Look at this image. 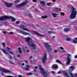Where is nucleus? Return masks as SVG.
I'll list each match as a JSON object with an SVG mask.
<instances>
[{"mask_svg":"<svg viewBox=\"0 0 77 77\" xmlns=\"http://www.w3.org/2000/svg\"><path fill=\"white\" fill-rule=\"evenodd\" d=\"M75 58H77V55H76L75 56Z\"/></svg>","mask_w":77,"mask_h":77,"instance_id":"nucleus-63","label":"nucleus"},{"mask_svg":"<svg viewBox=\"0 0 77 77\" xmlns=\"http://www.w3.org/2000/svg\"><path fill=\"white\" fill-rule=\"evenodd\" d=\"M34 11H36V12H38V10L36 9L34 10Z\"/></svg>","mask_w":77,"mask_h":77,"instance_id":"nucleus-49","label":"nucleus"},{"mask_svg":"<svg viewBox=\"0 0 77 77\" xmlns=\"http://www.w3.org/2000/svg\"><path fill=\"white\" fill-rule=\"evenodd\" d=\"M47 54L46 53H45L44 54V56L42 59V62L43 63H45V62H46V60H47Z\"/></svg>","mask_w":77,"mask_h":77,"instance_id":"nucleus-7","label":"nucleus"},{"mask_svg":"<svg viewBox=\"0 0 77 77\" xmlns=\"http://www.w3.org/2000/svg\"><path fill=\"white\" fill-rule=\"evenodd\" d=\"M52 14L53 17H57V14L56 13H52Z\"/></svg>","mask_w":77,"mask_h":77,"instance_id":"nucleus-16","label":"nucleus"},{"mask_svg":"<svg viewBox=\"0 0 77 77\" xmlns=\"http://www.w3.org/2000/svg\"><path fill=\"white\" fill-rule=\"evenodd\" d=\"M9 62L11 63V64H14V63L12 62V61H11V60L9 61Z\"/></svg>","mask_w":77,"mask_h":77,"instance_id":"nucleus-29","label":"nucleus"},{"mask_svg":"<svg viewBox=\"0 0 77 77\" xmlns=\"http://www.w3.org/2000/svg\"><path fill=\"white\" fill-rule=\"evenodd\" d=\"M38 67L39 68H42V66L41 65H39Z\"/></svg>","mask_w":77,"mask_h":77,"instance_id":"nucleus-46","label":"nucleus"},{"mask_svg":"<svg viewBox=\"0 0 77 77\" xmlns=\"http://www.w3.org/2000/svg\"><path fill=\"white\" fill-rule=\"evenodd\" d=\"M52 68H58V66L57 64H53L52 66Z\"/></svg>","mask_w":77,"mask_h":77,"instance_id":"nucleus-15","label":"nucleus"},{"mask_svg":"<svg viewBox=\"0 0 77 77\" xmlns=\"http://www.w3.org/2000/svg\"><path fill=\"white\" fill-rule=\"evenodd\" d=\"M34 72H36V70H34Z\"/></svg>","mask_w":77,"mask_h":77,"instance_id":"nucleus-60","label":"nucleus"},{"mask_svg":"<svg viewBox=\"0 0 77 77\" xmlns=\"http://www.w3.org/2000/svg\"><path fill=\"white\" fill-rule=\"evenodd\" d=\"M9 34H11V35H13L14 34V32H10L9 33Z\"/></svg>","mask_w":77,"mask_h":77,"instance_id":"nucleus-37","label":"nucleus"},{"mask_svg":"<svg viewBox=\"0 0 77 77\" xmlns=\"http://www.w3.org/2000/svg\"><path fill=\"white\" fill-rule=\"evenodd\" d=\"M63 72L65 75V76L66 77H69V74L67 72H66L65 71H64Z\"/></svg>","mask_w":77,"mask_h":77,"instance_id":"nucleus-11","label":"nucleus"},{"mask_svg":"<svg viewBox=\"0 0 77 77\" xmlns=\"http://www.w3.org/2000/svg\"><path fill=\"white\" fill-rule=\"evenodd\" d=\"M24 63H22V66H24Z\"/></svg>","mask_w":77,"mask_h":77,"instance_id":"nucleus-51","label":"nucleus"},{"mask_svg":"<svg viewBox=\"0 0 77 77\" xmlns=\"http://www.w3.org/2000/svg\"><path fill=\"white\" fill-rule=\"evenodd\" d=\"M40 3H41V4H42V5H45V2H44L43 1L41 2Z\"/></svg>","mask_w":77,"mask_h":77,"instance_id":"nucleus-23","label":"nucleus"},{"mask_svg":"<svg viewBox=\"0 0 77 77\" xmlns=\"http://www.w3.org/2000/svg\"><path fill=\"white\" fill-rule=\"evenodd\" d=\"M29 68H23V69L25 71H28L29 70Z\"/></svg>","mask_w":77,"mask_h":77,"instance_id":"nucleus-18","label":"nucleus"},{"mask_svg":"<svg viewBox=\"0 0 77 77\" xmlns=\"http://www.w3.org/2000/svg\"><path fill=\"white\" fill-rule=\"evenodd\" d=\"M25 62H26V63H28V62L26 60L25 61Z\"/></svg>","mask_w":77,"mask_h":77,"instance_id":"nucleus-53","label":"nucleus"},{"mask_svg":"<svg viewBox=\"0 0 77 77\" xmlns=\"http://www.w3.org/2000/svg\"><path fill=\"white\" fill-rule=\"evenodd\" d=\"M71 14H70V18L71 19H74L76 17V15L77 14V11L75 8L72 7H71Z\"/></svg>","mask_w":77,"mask_h":77,"instance_id":"nucleus-2","label":"nucleus"},{"mask_svg":"<svg viewBox=\"0 0 77 77\" xmlns=\"http://www.w3.org/2000/svg\"><path fill=\"white\" fill-rule=\"evenodd\" d=\"M11 19L12 21H15L16 19L14 18V17H12L11 16L8 17L6 16H4L3 17H2L0 18V20L1 21H3V20H7L9 19Z\"/></svg>","mask_w":77,"mask_h":77,"instance_id":"nucleus-3","label":"nucleus"},{"mask_svg":"<svg viewBox=\"0 0 77 77\" xmlns=\"http://www.w3.org/2000/svg\"><path fill=\"white\" fill-rule=\"evenodd\" d=\"M27 51L28 52H29V49H27Z\"/></svg>","mask_w":77,"mask_h":77,"instance_id":"nucleus-64","label":"nucleus"},{"mask_svg":"<svg viewBox=\"0 0 77 77\" xmlns=\"http://www.w3.org/2000/svg\"><path fill=\"white\" fill-rule=\"evenodd\" d=\"M22 29H23V30H26V31H28V32L29 31V29L26 28H24V27L22 28Z\"/></svg>","mask_w":77,"mask_h":77,"instance_id":"nucleus-21","label":"nucleus"},{"mask_svg":"<svg viewBox=\"0 0 77 77\" xmlns=\"http://www.w3.org/2000/svg\"><path fill=\"white\" fill-rule=\"evenodd\" d=\"M26 66L27 68H30V66L29 65H27Z\"/></svg>","mask_w":77,"mask_h":77,"instance_id":"nucleus-41","label":"nucleus"},{"mask_svg":"<svg viewBox=\"0 0 77 77\" xmlns=\"http://www.w3.org/2000/svg\"><path fill=\"white\" fill-rule=\"evenodd\" d=\"M39 69L40 71L41 74H42L43 75L44 77H47L48 76L47 75V73L44 70V68H39Z\"/></svg>","mask_w":77,"mask_h":77,"instance_id":"nucleus-4","label":"nucleus"},{"mask_svg":"<svg viewBox=\"0 0 77 77\" xmlns=\"http://www.w3.org/2000/svg\"><path fill=\"white\" fill-rule=\"evenodd\" d=\"M41 18H47V16H42L41 17Z\"/></svg>","mask_w":77,"mask_h":77,"instance_id":"nucleus-22","label":"nucleus"},{"mask_svg":"<svg viewBox=\"0 0 77 77\" xmlns=\"http://www.w3.org/2000/svg\"><path fill=\"white\" fill-rule=\"evenodd\" d=\"M66 41H70L71 40V39L69 38H66Z\"/></svg>","mask_w":77,"mask_h":77,"instance_id":"nucleus-32","label":"nucleus"},{"mask_svg":"<svg viewBox=\"0 0 77 77\" xmlns=\"http://www.w3.org/2000/svg\"><path fill=\"white\" fill-rule=\"evenodd\" d=\"M18 65H21V62L19 61H18Z\"/></svg>","mask_w":77,"mask_h":77,"instance_id":"nucleus-36","label":"nucleus"},{"mask_svg":"<svg viewBox=\"0 0 77 77\" xmlns=\"http://www.w3.org/2000/svg\"><path fill=\"white\" fill-rule=\"evenodd\" d=\"M69 68H74V67L73 66H72L70 67H69Z\"/></svg>","mask_w":77,"mask_h":77,"instance_id":"nucleus-55","label":"nucleus"},{"mask_svg":"<svg viewBox=\"0 0 77 77\" xmlns=\"http://www.w3.org/2000/svg\"><path fill=\"white\" fill-rule=\"evenodd\" d=\"M66 56H67V62H66V65H69L70 64V62L71 61L70 57H71V54H66Z\"/></svg>","mask_w":77,"mask_h":77,"instance_id":"nucleus-5","label":"nucleus"},{"mask_svg":"<svg viewBox=\"0 0 77 77\" xmlns=\"http://www.w3.org/2000/svg\"><path fill=\"white\" fill-rule=\"evenodd\" d=\"M17 56L18 57H21V56L19 54L17 55Z\"/></svg>","mask_w":77,"mask_h":77,"instance_id":"nucleus-38","label":"nucleus"},{"mask_svg":"<svg viewBox=\"0 0 77 77\" xmlns=\"http://www.w3.org/2000/svg\"><path fill=\"white\" fill-rule=\"evenodd\" d=\"M27 3V2L26 1L24 2H23V3L21 4H19L15 6V7L17 8H21V6H24V5H26V4Z\"/></svg>","mask_w":77,"mask_h":77,"instance_id":"nucleus-6","label":"nucleus"},{"mask_svg":"<svg viewBox=\"0 0 77 77\" xmlns=\"http://www.w3.org/2000/svg\"><path fill=\"white\" fill-rule=\"evenodd\" d=\"M18 50H19V53H22V51L21 50V48H18Z\"/></svg>","mask_w":77,"mask_h":77,"instance_id":"nucleus-19","label":"nucleus"},{"mask_svg":"<svg viewBox=\"0 0 77 77\" xmlns=\"http://www.w3.org/2000/svg\"><path fill=\"white\" fill-rule=\"evenodd\" d=\"M51 73H52V74H54V71H51Z\"/></svg>","mask_w":77,"mask_h":77,"instance_id":"nucleus-52","label":"nucleus"},{"mask_svg":"<svg viewBox=\"0 0 77 77\" xmlns=\"http://www.w3.org/2000/svg\"><path fill=\"white\" fill-rule=\"evenodd\" d=\"M32 32L33 33H35V35H38V36H44V35H43L40 34H39V33H38L36 32L35 31H33Z\"/></svg>","mask_w":77,"mask_h":77,"instance_id":"nucleus-13","label":"nucleus"},{"mask_svg":"<svg viewBox=\"0 0 77 77\" xmlns=\"http://www.w3.org/2000/svg\"><path fill=\"white\" fill-rule=\"evenodd\" d=\"M32 2H36V0H33Z\"/></svg>","mask_w":77,"mask_h":77,"instance_id":"nucleus-47","label":"nucleus"},{"mask_svg":"<svg viewBox=\"0 0 77 77\" xmlns=\"http://www.w3.org/2000/svg\"><path fill=\"white\" fill-rule=\"evenodd\" d=\"M61 73H62V72L60 71L57 72L58 74H61Z\"/></svg>","mask_w":77,"mask_h":77,"instance_id":"nucleus-44","label":"nucleus"},{"mask_svg":"<svg viewBox=\"0 0 77 77\" xmlns=\"http://www.w3.org/2000/svg\"><path fill=\"white\" fill-rule=\"evenodd\" d=\"M20 27H24V25L20 26Z\"/></svg>","mask_w":77,"mask_h":77,"instance_id":"nucleus-58","label":"nucleus"},{"mask_svg":"<svg viewBox=\"0 0 77 77\" xmlns=\"http://www.w3.org/2000/svg\"><path fill=\"white\" fill-rule=\"evenodd\" d=\"M2 71H3V72H7V73H8L11 72V71H9L8 70H7L6 69H5L4 68L2 69Z\"/></svg>","mask_w":77,"mask_h":77,"instance_id":"nucleus-12","label":"nucleus"},{"mask_svg":"<svg viewBox=\"0 0 77 77\" xmlns=\"http://www.w3.org/2000/svg\"><path fill=\"white\" fill-rule=\"evenodd\" d=\"M9 58V59H12V56H11V55H10Z\"/></svg>","mask_w":77,"mask_h":77,"instance_id":"nucleus-35","label":"nucleus"},{"mask_svg":"<svg viewBox=\"0 0 77 77\" xmlns=\"http://www.w3.org/2000/svg\"><path fill=\"white\" fill-rule=\"evenodd\" d=\"M69 73L70 74V75H71V77H75V75L73 76V74L72 73H71V72H70Z\"/></svg>","mask_w":77,"mask_h":77,"instance_id":"nucleus-27","label":"nucleus"},{"mask_svg":"<svg viewBox=\"0 0 77 77\" xmlns=\"http://www.w3.org/2000/svg\"><path fill=\"white\" fill-rule=\"evenodd\" d=\"M18 77H23V76L21 75H18Z\"/></svg>","mask_w":77,"mask_h":77,"instance_id":"nucleus-45","label":"nucleus"},{"mask_svg":"<svg viewBox=\"0 0 77 77\" xmlns=\"http://www.w3.org/2000/svg\"><path fill=\"white\" fill-rule=\"evenodd\" d=\"M2 44L3 45V47H6V45H5V43H3Z\"/></svg>","mask_w":77,"mask_h":77,"instance_id":"nucleus-34","label":"nucleus"},{"mask_svg":"<svg viewBox=\"0 0 77 77\" xmlns=\"http://www.w3.org/2000/svg\"><path fill=\"white\" fill-rule=\"evenodd\" d=\"M48 33H51V31H48Z\"/></svg>","mask_w":77,"mask_h":77,"instance_id":"nucleus-56","label":"nucleus"},{"mask_svg":"<svg viewBox=\"0 0 77 77\" xmlns=\"http://www.w3.org/2000/svg\"><path fill=\"white\" fill-rule=\"evenodd\" d=\"M60 15H65V13L61 12L60 13Z\"/></svg>","mask_w":77,"mask_h":77,"instance_id":"nucleus-25","label":"nucleus"},{"mask_svg":"<svg viewBox=\"0 0 77 77\" xmlns=\"http://www.w3.org/2000/svg\"><path fill=\"white\" fill-rule=\"evenodd\" d=\"M45 45L46 48H49L48 49V50L49 51H50V50H52V48L51 47V46H50V45H49L48 43H45Z\"/></svg>","mask_w":77,"mask_h":77,"instance_id":"nucleus-8","label":"nucleus"},{"mask_svg":"<svg viewBox=\"0 0 77 77\" xmlns=\"http://www.w3.org/2000/svg\"><path fill=\"white\" fill-rule=\"evenodd\" d=\"M3 33H4V34H6V31L3 32Z\"/></svg>","mask_w":77,"mask_h":77,"instance_id":"nucleus-48","label":"nucleus"},{"mask_svg":"<svg viewBox=\"0 0 77 77\" xmlns=\"http://www.w3.org/2000/svg\"><path fill=\"white\" fill-rule=\"evenodd\" d=\"M2 51L3 52L4 54H8V52L6 51L5 49H2Z\"/></svg>","mask_w":77,"mask_h":77,"instance_id":"nucleus-14","label":"nucleus"},{"mask_svg":"<svg viewBox=\"0 0 77 77\" xmlns=\"http://www.w3.org/2000/svg\"><path fill=\"white\" fill-rule=\"evenodd\" d=\"M7 49H8V50H12L11 48H9L8 47H7Z\"/></svg>","mask_w":77,"mask_h":77,"instance_id":"nucleus-42","label":"nucleus"},{"mask_svg":"<svg viewBox=\"0 0 77 77\" xmlns=\"http://www.w3.org/2000/svg\"><path fill=\"white\" fill-rule=\"evenodd\" d=\"M60 50H64V49L63 48V47H60Z\"/></svg>","mask_w":77,"mask_h":77,"instance_id":"nucleus-40","label":"nucleus"},{"mask_svg":"<svg viewBox=\"0 0 77 77\" xmlns=\"http://www.w3.org/2000/svg\"><path fill=\"white\" fill-rule=\"evenodd\" d=\"M70 30V29L69 28H66L64 29V32H68V31H69Z\"/></svg>","mask_w":77,"mask_h":77,"instance_id":"nucleus-17","label":"nucleus"},{"mask_svg":"<svg viewBox=\"0 0 77 77\" xmlns=\"http://www.w3.org/2000/svg\"><path fill=\"white\" fill-rule=\"evenodd\" d=\"M14 59H15V60L17 61V60H18V59H17L15 58Z\"/></svg>","mask_w":77,"mask_h":77,"instance_id":"nucleus-61","label":"nucleus"},{"mask_svg":"<svg viewBox=\"0 0 77 77\" xmlns=\"http://www.w3.org/2000/svg\"><path fill=\"white\" fill-rule=\"evenodd\" d=\"M54 52L55 53H57V50H55V51H54Z\"/></svg>","mask_w":77,"mask_h":77,"instance_id":"nucleus-50","label":"nucleus"},{"mask_svg":"<svg viewBox=\"0 0 77 77\" xmlns=\"http://www.w3.org/2000/svg\"><path fill=\"white\" fill-rule=\"evenodd\" d=\"M58 8H55L54 9V10L55 11H56V10H58Z\"/></svg>","mask_w":77,"mask_h":77,"instance_id":"nucleus-39","label":"nucleus"},{"mask_svg":"<svg viewBox=\"0 0 77 77\" xmlns=\"http://www.w3.org/2000/svg\"><path fill=\"white\" fill-rule=\"evenodd\" d=\"M20 2V0H15L14 2L15 3H19Z\"/></svg>","mask_w":77,"mask_h":77,"instance_id":"nucleus-24","label":"nucleus"},{"mask_svg":"<svg viewBox=\"0 0 77 77\" xmlns=\"http://www.w3.org/2000/svg\"><path fill=\"white\" fill-rule=\"evenodd\" d=\"M4 3L5 5L8 8L11 7V6H12V4L8 3L6 2H4Z\"/></svg>","mask_w":77,"mask_h":77,"instance_id":"nucleus-10","label":"nucleus"},{"mask_svg":"<svg viewBox=\"0 0 77 77\" xmlns=\"http://www.w3.org/2000/svg\"><path fill=\"white\" fill-rule=\"evenodd\" d=\"M56 61L57 62V63H59L61 65H62V63H61V62H60V61L59 60H57Z\"/></svg>","mask_w":77,"mask_h":77,"instance_id":"nucleus-20","label":"nucleus"},{"mask_svg":"<svg viewBox=\"0 0 77 77\" xmlns=\"http://www.w3.org/2000/svg\"><path fill=\"white\" fill-rule=\"evenodd\" d=\"M46 4H47V5H48V6H50V5L48 3H47Z\"/></svg>","mask_w":77,"mask_h":77,"instance_id":"nucleus-59","label":"nucleus"},{"mask_svg":"<svg viewBox=\"0 0 77 77\" xmlns=\"http://www.w3.org/2000/svg\"><path fill=\"white\" fill-rule=\"evenodd\" d=\"M75 39L76 40V41H77V38H75Z\"/></svg>","mask_w":77,"mask_h":77,"instance_id":"nucleus-62","label":"nucleus"},{"mask_svg":"<svg viewBox=\"0 0 77 77\" xmlns=\"http://www.w3.org/2000/svg\"><path fill=\"white\" fill-rule=\"evenodd\" d=\"M20 24V22L19 21H17L16 22V24Z\"/></svg>","mask_w":77,"mask_h":77,"instance_id":"nucleus-33","label":"nucleus"},{"mask_svg":"<svg viewBox=\"0 0 77 77\" xmlns=\"http://www.w3.org/2000/svg\"><path fill=\"white\" fill-rule=\"evenodd\" d=\"M52 2H56V0H53Z\"/></svg>","mask_w":77,"mask_h":77,"instance_id":"nucleus-57","label":"nucleus"},{"mask_svg":"<svg viewBox=\"0 0 77 77\" xmlns=\"http://www.w3.org/2000/svg\"><path fill=\"white\" fill-rule=\"evenodd\" d=\"M20 32L21 33H22V34H23V35H30V34L28 32H24L23 31L20 30Z\"/></svg>","mask_w":77,"mask_h":77,"instance_id":"nucleus-9","label":"nucleus"},{"mask_svg":"<svg viewBox=\"0 0 77 77\" xmlns=\"http://www.w3.org/2000/svg\"><path fill=\"white\" fill-rule=\"evenodd\" d=\"M58 68H52L53 69H57Z\"/></svg>","mask_w":77,"mask_h":77,"instance_id":"nucleus-43","label":"nucleus"},{"mask_svg":"<svg viewBox=\"0 0 77 77\" xmlns=\"http://www.w3.org/2000/svg\"><path fill=\"white\" fill-rule=\"evenodd\" d=\"M28 15L29 18H32V14H28Z\"/></svg>","mask_w":77,"mask_h":77,"instance_id":"nucleus-26","label":"nucleus"},{"mask_svg":"<svg viewBox=\"0 0 77 77\" xmlns=\"http://www.w3.org/2000/svg\"><path fill=\"white\" fill-rule=\"evenodd\" d=\"M8 52L11 54H12V55H14V53H13L12 51H8Z\"/></svg>","mask_w":77,"mask_h":77,"instance_id":"nucleus-28","label":"nucleus"},{"mask_svg":"<svg viewBox=\"0 0 77 77\" xmlns=\"http://www.w3.org/2000/svg\"><path fill=\"white\" fill-rule=\"evenodd\" d=\"M30 38L29 37L25 38V41L27 43L28 45L33 47V50H36V45L33 43L32 42H30Z\"/></svg>","mask_w":77,"mask_h":77,"instance_id":"nucleus-1","label":"nucleus"},{"mask_svg":"<svg viewBox=\"0 0 77 77\" xmlns=\"http://www.w3.org/2000/svg\"><path fill=\"white\" fill-rule=\"evenodd\" d=\"M26 74L28 75H32V73H26Z\"/></svg>","mask_w":77,"mask_h":77,"instance_id":"nucleus-31","label":"nucleus"},{"mask_svg":"<svg viewBox=\"0 0 77 77\" xmlns=\"http://www.w3.org/2000/svg\"><path fill=\"white\" fill-rule=\"evenodd\" d=\"M72 42L73 43H74V44H77V41H76L75 40V41H73Z\"/></svg>","mask_w":77,"mask_h":77,"instance_id":"nucleus-30","label":"nucleus"},{"mask_svg":"<svg viewBox=\"0 0 77 77\" xmlns=\"http://www.w3.org/2000/svg\"><path fill=\"white\" fill-rule=\"evenodd\" d=\"M71 69H73V70L74 69V68H71Z\"/></svg>","mask_w":77,"mask_h":77,"instance_id":"nucleus-54","label":"nucleus"}]
</instances>
